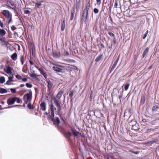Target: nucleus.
<instances>
[{"label": "nucleus", "mask_w": 159, "mask_h": 159, "mask_svg": "<svg viewBox=\"0 0 159 159\" xmlns=\"http://www.w3.org/2000/svg\"><path fill=\"white\" fill-rule=\"evenodd\" d=\"M60 128L61 129V131L63 134H65V133L66 132L65 131V129L64 128H62L61 127H60Z\"/></svg>", "instance_id": "38"}, {"label": "nucleus", "mask_w": 159, "mask_h": 159, "mask_svg": "<svg viewBox=\"0 0 159 159\" xmlns=\"http://www.w3.org/2000/svg\"><path fill=\"white\" fill-rule=\"evenodd\" d=\"M116 65H114L113 64L111 68V69L110 70V73H111V72L113 71V70H114V68L116 67Z\"/></svg>", "instance_id": "33"}, {"label": "nucleus", "mask_w": 159, "mask_h": 159, "mask_svg": "<svg viewBox=\"0 0 159 159\" xmlns=\"http://www.w3.org/2000/svg\"><path fill=\"white\" fill-rule=\"evenodd\" d=\"M93 12L95 14H97L99 12V10L97 8H94L93 9Z\"/></svg>", "instance_id": "45"}, {"label": "nucleus", "mask_w": 159, "mask_h": 159, "mask_svg": "<svg viewBox=\"0 0 159 159\" xmlns=\"http://www.w3.org/2000/svg\"><path fill=\"white\" fill-rule=\"evenodd\" d=\"M7 92L6 89H5L0 88V93H6Z\"/></svg>", "instance_id": "28"}, {"label": "nucleus", "mask_w": 159, "mask_h": 159, "mask_svg": "<svg viewBox=\"0 0 159 159\" xmlns=\"http://www.w3.org/2000/svg\"><path fill=\"white\" fill-rule=\"evenodd\" d=\"M30 76L32 78H37V76L35 74H31L30 75Z\"/></svg>", "instance_id": "42"}, {"label": "nucleus", "mask_w": 159, "mask_h": 159, "mask_svg": "<svg viewBox=\"0 0 159 159\" xmlns=\"http://www.w3.org/2000/svg\"><path fill=\"white\" fill-rule=\"evenodd\" d=\"M66 70L69 71H72V68L71 66H69L67 67Z\"/></svg>", "instance_id": "40"}, {"label": "nucleus", "mask_w": 159, "mask_h": 159, "mask_svg": "<svg viewBox=\"0 0 159 159\" xmlns=\"http://www.w3.org/2000/svg\"><path fill=\"white\" fill-rule=\"evenodd\" d=\"M74 94V91L72 90H71L70 92V93L69 94V97L70 98L71 100H72L73 98L72 97L73 95Z\"/></svg>", "instance_id": "29"}, {"label": "nucleus", "mask_w": 159, "mask_h": 159, "mask_svg": "<svg viewBox=\"0 0 159 159\" xmlns=\"http://www.w3.org/2000/svg\"><path fill=\"white\" fill-rule=\"evenodd\" d=\"M52 56L54 58L59 57H60L61 54L60 52H53L52 54Z\"/></svg>", "instance_id": "14"}, {"label": "nucleus", "mask_w": 159, "mask_h": 159, "mask_svg": "<svg viewBox=\"0 0 159 159\" xmlns=\"http://www.w3.org/2000/svg\"><path fill=\"white\" fill-rule=\"evenodd\" d=\"M53 100L56 106L57 107L58 111H60L62 107L61 102L56 98H53Z\"/></svg>", "instance_id": "5"}, {"label": "nucleus", "mask_w": 159, "mask_h": 159, "mask_svg": "<svg viewBox=\"0 0 159 159\" xmlns=\"http://www.w3.org/2000/svg\"><path fill=\"white\" fill-rule=\"evenodd\" d=\"M11 30L13 31L16 29V28L14 26V25H12L11 27Z\"/></svg>", "instance_id": "57"}, {"label": "nucleus", "mask_w": 159, "mask_h": 159, "mask_svg": "<svg viewBox=\"0 0 159 159\" xmlns=\"http://www.w3.org/2000/svg\"><path fill=\"white\" fill-rule=\"evenodd\" d=\"M51 115L50 116V115H48V118H51V120L52 119H53L54 116V111L51 112Z\"/></svg>", "instance_id": "32"}, {"label": "nucleus", "mask_w": 159, "mask_h": 159, "mask_svg": "<svg viewBox=\"0 0 159 159\" xmlns=\"http://www.w3.org/2000/svg\"><path fill=\"white\" fill-rule=\"evenodd\" d=\"M156 109H157V108H156V106H154L152 107V110L153 111H155V110H156Z\"/></svg>", "instance_id": "63"}, {"label": "nucleus", "mask_w": 159, "mask_h": 159, "mask_svg": "<svg viewBox=\"0 0 159 159\" xmlns=\"http://www.w3.org/2000/svg\"><path fill=\"white\" fill-rule=\"evenodd\" d=\"M6 67L7 68V70H6L5 69H4V71L8 74H11L12 73L11 71L13 70V68L9 66L6 65Z\"/></svg>", "instance_id": "7"}, {"label": "nucleus", "mask_w": 159, "mask_h": 159, "mask_svg": "<svg viewBox=\"0 0 159 159\" xmlns=\"http://www.w3.org/2000/svg\"><path fill=\"white\" fill-rule=\"evenodd\" d=\"M0 26L1 28H3L4 25L1 20L0 19Z\"/></svg>", "instance_id": "51"}, {"label": "nucleus", "mask_w": 159, "mask_h": 159, "mask_svg": "<svg viewBox=\"0 0 159 159\" xmlns=\"http://www.w3.org/2000/svg\"><path fill=\"white\" fill-rule=\"evenodd\" d=\"M156 141L155 140H152V141H151L150 142L151 143H156Z\"/></svg>", "instance_id": "64"}, {"label": "nucleus", "mask_w": 159, "mask_h": 159, "mask_svg": "<svg viewBox=\"0 0 159 159\" xmlns=\"http://www.w3.org/2000/svg\"><path fill=\"white\" fill-rule=\"evenodd\" d=\"M108 33V34L111 37H113L114 38H115V36L113 33H112L111 32H109Z\"/></svg>", "instance_id": "36"}, {"label": "nucleus", "mask_w": 159, "mask_h": 159, "mask_svg": "<svg viewBox=\"0 0 159 159\" xmlns=\"http://www.w3.org/2000/svg\"><path fill=\"white\" fill-rule=\"evenodd\" d=\"M102 56V54H100L96 58L95 61L97 62L99 61L101 59Z\"/></svg>", "instance_id": "24"}, {"label": "nucleus", "mask_w": 159, "mask_h": 159, "mask_svg": "<svg viewBox=\"0 0 159 159\" xmlns=\"http://www.w3.org/2000/svg\"><path fill=\"white\" fill-rule=\"evenodd\" d=\"M64 135L68 140H70V137L72 135V134L70 131H69L65 133Z\"/></svg>", "instance_id": "9"}, {"label": "nucleus", "mask_w": 159, "mask_h": 159, "mask_svg": "<svg viewBox=\"0 0 159 159\" xmlns=\"http://www.w3.org/2000/svg\"><path fill=\"white\" fill-rule=\"evenodd\" d=\"M40 73L44 77L46 80H47V79H48L47 78V75L45 72H44L43 71V70H42L40 72Z\"/></svg>", "instance_id": "25"}, {"label": "nucleus", "mask_w": 159, "mask_h": 159, "mask_svg": "<svg viewBox=\"0 0 159 159\" xmlns=\"http://www.w3.org/2000/svg\"><path fill=\"white\" fill-rule=\"evenodd\" d=\"M42 5V4L40 2H38L36 3V4L35 5V6L37 8H39V6H41Z\"/></svg>", "instance_id": "39"}, {"label": "nucleus", "mask_w": 159, "mask_h": 159, "mask_svg": "<svg viewBox=\"0 0 159 159\" xmlns=\"http://www.w3.org/2000/svg\"><path fill=\"white\" fill-rule=\"evenodd\" d=\"M6 6L13 9H15L16 7L14 2L10 0H8L6 2Z\"/></svg>", "instance_id": "6"}, {"label": "nucleus", "mask_w": 159, "mask_h": 159, "mask_svg": "<svg viewBox=\"0 0 159 159\" xmlns=\"http://www.w3.org/2000/svg\"><path fill=\"white\" fill-rule=\"evenodd\" d=\"M64 61L69 63H75V61L74 60L71 59L70 58L64 59Z\"/></svg>", "instance_id": "23"}, {"label": "nucleus", "mask_w": 159, "mask_h": 159, "mask_svg": "<svg viewBox=\"0 0 159 159\" xmlns=\"http://www.w3.org/2000/svg\"><path fill=\"white\" fill-rule=\"evenodd\" d=\"M40 107L41 110L45 111L46 108V103L44 101L42 102L40 104Z\"/></svg>", "instance_id": "8"}, {"label": "nucleus", "mask_w": 159, "mask_h": 159, "mask_svg": "<svg viewBox=\"0 0 159 159\" xmlns=\"http://www.w3.org/2000/svg\"><path fill=\"white\" fill-rule=\"evenodd\" d=\"M149 50V48L147 47L146 48L145 50L143 51V54H142L143 58H144L146 55V54L148 53Z\"/></svg>", "instance_id": "20"}, {"label": "nucleus", "mask_w": 159, "mask_h": 159, "mask_svg": "<svg viewBox=\"0 0 159 159\" xmlns=\"http://www.w3.org/2000/svg\"><path fill=\"white\" fill-rule=\"evenodd\" d=\"M88 15L86 13V15H81V21L83 22H86V20L88 18Z\"/></svg>", "instance_id": "15"}, {"label": "nucleus", "mask_w": 159, "mask_h": 159, "mask_svg": "<svg viewBox=\"0 0 159 159\" xmlns=\"http://www.w3.org/2000/svg\"><path fill=\"white\" fill-rule=\"evenodd\" d=\"M29 93L25 94L23 97V100L25 104L31 102L32 99V92L31 89H29Z\"/></svg>", "instance_id": "1"}, {"label": "nucleus", "mask_w": 159, "mask_h": 159, "mask_svg": "<svg viewBox=\"0 0 159 159\" xmlns=\"http://www.w3.org/2000/svg\"><path fill=\"white\" fill-rule=\"evenodd\" d=\"M63 90H60L56 96L57 98L58 99H60L61 98V96L63 93Z\"/></svg>", "instance_id": "18"}, {"label": "nucleus", "mask_w": 159, "mask_h": 159, "mask_svg": "<svg viewBox=\"0 0 159 159\" xmlns=\"http://www.w3.org/2000/svg\"><path fill=\"white\" fill-rule=\"evenodd\" d=\"M5 79L4 77H0V83H3L5 82Z\"/></svg>", "instance_id": "31"}, {"label": "nucleus", "mask_w": 159, "mask_h": 159, "mask_svg": "<svg viewBox=\"0 0 159 159\" xmlns=\"http://www.w3.org/2000/svg\"><path fill=\"white\" fill-rule=\"evenodd\" d=\"M1 13L6 18L8 24L10 23L12 20V16L11 13L8 10H3Z\"/></svg>", "instance_id": "2"}, {"label": "nucleus", "mask_w": 159, "mask_h": 159, "mask_svg": "<svg viewBox=\"0 0 159 159\" xmlns=\"http://www.w3.org/2000/svg\"><path fill=\"white\" fill-rule=\"evenodd\" d=\"M90 5L91 4L90 2V0H89V1H88V2L86 3L85 7H90Z\"/></svg>", "instance_id": "37"}, {"label": "nucleus", "mask_w": 159, "mask_h": 159, "mask_svg": "<svg viewBox=\"0 0 159 159\" xmlns=\"http://www.w3.org/2000/svg\"><path fill=\"white\" fill-rule=\"evenodd\" d=\"M21 101V100L20 98L14 97L8 98L7 100V102L8 105H11L13 104L16 101L17 103H20Z\"/></svg>", "instance_id": "3"}, {"label": "nucleus", "mask_w": 159, "mask_h": 159, "mask_svg": "<svg viewBox=\"0 0 159 159\" xmlns=\"http://www.w3.org/2000/svg\"><path fill=\"white\" fill-rule=\"evenodd\" d=\"M118 6L117 2L116 0H115V2L114 4V7L115 8H117Z\"/></svg>", "instance_id": "59"}, {"label": "nucleus", "mask_w": 159, "mask_h": 159, "mask_svg": "<svg viewBox=\"0 0 159 159\" xmlns=\"http://www.w3.org/2000/svg\"><path fill=\"white\" fill-rule=\"evenodd\" d=\"M29 61L30 65H34V63L31 60H29Z\"/></svg>", "instance_id": "61"}, {"label": "nucleus", "mask_w": 159, "mask_h": 159, "mask_svg": "<svg viewBox=\"0 0 159 159\" xmlns=\"http://www.w3.org/2000/svg\"><path fill=\"white\" fill-rule=\"evenodd\" d=\"M75 9L74 7H73L72 8L71 10V16L70 20H72L74 18V16L75 15Z\"/></svg>", "instance_id": "13"}, {"label": "nucleus", "mask_w": 159, "mask_h": 159, "mask_svg": "<svg viewBox=\"0 0 159 159\" xmlns=\"http://www.w3.org/2000/svg\"><path fill=\"white\" fill-rule=\"evenodd\" d=\"M6 34V31L3 29H0V36L3 37Z\"/></svg>", "instance_id": "21"}, {"label": "nucleus", "mask_w": 159, "mask_h": 159, "mask_svg": "<svg viewBox=\"0 0 159 159\" xmlns=\"http://www.w3.org/2000/svg\"><path fill=\"white\" fill-rule=\"evenodd\" d=\"M25 85L28 88H31L32 87V84L29 83H26L25 84Z\"/></svg>", "instance_id": "35"}, {"label": "nucleus", "mask_w": 159, "mask_h": 159, "mask_svg": "<svg viewBox=\"0 0 159 159\" xmlns=\"http://www.w3.org/2000/svg\"><path fill=\"white\" fill-rule=\"evenodd\" d=\"M129 151H130V152L132 153H134L135 154H139V152L138 151H133L131 150H130Z\"/></svg>", "instance_id": "43"}, {"label": "nucleus", "mask_w": 159, "mask_h": 159, "mask_svg": "<svg viewBox=\"0 0 159 159\" xmlns=\"http://www.w3.org/2000/svg\"><path fill=\"white\" fill-rule=\"evenodd\" d=\"M71 128V130L73 134L74 135V136L77 137L78 136L77 135V131H76V130L75 129L71 127H70Z\"/></svg>", "instance_id": "17"}, {"label": "nucleus", "mask_w": 159, "mask_h": 159, "mask_svg": "<svg viewBox=\"0 0 159 159\" xmlns=\"http://www.w3.org/2000/svg\"><path fill=\"white\" fill-rule=\"evenodd\" d=\"M21 80H22V81L23 82H26L28 80V79L26 78H22Z\"/></svg>", "instance_id": "56"}, {"label": "nucleus", "mask_w": 159, "mask_h": 159, "mask_svg": "<svg viewBox=\"0 0 159 159\" xmlns=\"http://www.w3.org/2000/svg\"><path fill=\"white\" fill-rule=\"evenodd\" d=\"M129 83L125 85L124 87V89L125 91L127 90L129 86Z\"/></svg>", "instance_id": "34"}, {"label": "nucleus", "mask_w": 159, "mask_h": 159, "mask_svg": "<svg viewBox=\"0 0 159 159\" xmlns=\"http://www.w3.org/2000/svg\"><path fill=\"white\" fill-rule=\"evenodd\" d=\"M12 93H15L16 92V89L12 88L10 89Z\"/></svg>", "instance_id": "47"}, {"label": "nucleus", "mask_w": 159, "mask_h": 159, "mask_svg": "<svg viewBox=\"0 0 159 159\" xmlns=\"http://www.w3.org/2000/svg\"><path fill=\"white\" fill-rule=\"evenodd\" d=\"M35 67L40 72L43 69L41 67L40 68H39L36 65H35Z\"/></svg>", "instance_id": "49"}, {"label": "nucleus", "mask_w": 159, "mask_h": 159, "mask_svg": "<svg viewBox=\"0 0 159 159\" xmlns=\"http://www.w3.org/2000/svg\"><path fill=\"white\" fill-rule=\"evenodd\" d=\"M11 58L13 61H16L17 59V55L16 53L15 52L13 54L11 57Z\"/></svg>", "instance_id": "19"}, {"label": "nucleus", "mask_w": 159, "mask_h": 159, "mask_svg": "<svg viewBox=\"0 0 159 159\" xmlns=\"http://www.w3.org/2000/svg\"><path fill=\"white\" fill-rule=\"evenodd\" d=\"M29 103L28 104L27 107L28 108L30 109H33L34 107L32 105L31 102H28Z\"/></svg>", "instance_id": "27"}, {"label": "nucleus", "mask_w": 159, "mask_h": 159, "mask_svg": "<svg viewBox=\"0 0 159 159\" xmlns=\"http://www.w3.org/2000/svg\"><path fill=\"white\" fill-rule=\"evenodd\" d=\"M11 81L9 80L7 81L6 83V84L8 85H11Z\"/></svg>", "instance_id": "60"}, {"label": "nucleus", "mask_w": 159, "mask_h": 159, "mask_svg": "<svg viewBox=\"0 0 159 159\" xmlns=\"http://www.w3.org/2000/svg\"><path fill=\"white\" fill-rule=\"evenodd\" d=\"M52 120L53 122V124L54 125H58L60 123L59 118L58 117H56L55 119H52Z\"/></svg>", "instance_id": "10"}, {"label": "nucleus", "mask_w": 159, "mask_h": 159, "mask_svg": "<svg viewBox=\"0 0 159 159\" xmlns=\"http://www.w3.org/2000/svg\"><path fill=\"white\" fill-rule=\"evenodd\" d=\"M107 159H114V157L112 153L109 154L107 155Z\"/></svg>", "instance_id": "26"}, {"label": "nucleus", "mask_w": 159, "mask_h": 159, "mask_svg": "<svg viewBox=\"0 0 159 159\" xmlns=\"http://www.w3.org/2000/svg\"><path fill=\"white\" fill-rule=\"evenodd\" d=\"M25 86V85L24 84H21L19 87H17L16 88L17 89L19 88V87H23Z\"/></svg>", "instance_id": "62"}, {"label": "nucleus", "mask_w": 159, "mask_h": 159, "mask_svg": "<svg viewBox=\"0 0 159 159\" xmlns=\"http://www.w3.org/2000/svg\"><path fill=\"white\" fill-rule=\"evenodd\" d=\"M146 96L145 94L142 95L141 97L140 104L141 105H143L144 104Z\"/></svg>", "instance_id": "16"}, {"label": "nucleus", "mask_w": 159, "mask_h": 159, "mask_svg": "<svg viewBox=\"0 0 159 159\" xmlns=\"http://www.w3.org/2000/svg\"><path fill=\"white\" fill-rule=\"evenodd\" d=\"M148 30H147L146 31V33L144 34L143 37V39H144L146 38V36H147V35H148Z\"/></svg>", "instance_id": "46"}, {"label": "nucleus", "mask_w": 159, "mask_h": 159, "mask_svg": "<svg viewBox=\"0 0 159 159\" xmlns=\"http://www.w3.org/2000/svg\"><path fill=\"white\" fill-rule=\"evenodd\" d=\"M47 83H48V88L49 90H50L52 89L53 85L52 83L50 81L49 79H47Z\"/></svg>", "instance_id": "12"}, {"label": "nucleus", "mask_w": 159, "mask_h": 159, "mask_svg": "<svg viewBox=\"0 0 159 159\" xmlns=\"http://www.w3.org/2000/svg\"><path fill=\"white\" fill-rule=\"evenodd\" d=\"M97 1V4L99 6L101 3V0H96Z\"/></svg>", "instance_id": "53"}, {"label": "nucleus", "mask_w": 159, "mask_h": 159, "mask_svg": "<svg viewBox=\"0 0 159 159\" xmlns=\"http://www.w3.org/2000/svg\"><path fill=\"white\" fill-rule=\"evenodd\" d=\"M72 70H78V68H77V67L75 66H74V65H72Z\"/></svg>", "instance_id": "52"}, {"label": "nucleus", "mask_w": 159, "mask_h": 159, "mask_svg": "<svg viewBox=\"0 0 159 159\" xmlns=\"http://www.w3.org/2000/svg\"><path fill=\"white\" fill-rule=\"evenodd\" d=\"M16 78L19 80H20L22 79V77L19 75H16Z\"/></svg>", "instance_id": "41"}, {"label": "nucleus", "mask_w": 159, "mask_h": 159, "mask_svg": "<svg viewBox=\"0 0 159 159\" xmlns=\"http://www.w3.org/2000/svg\"><path fill=\"white\" fill-rule=\"evenodd\" d=\"M30 12L28 10H25L24 11V13L25 14H28L30 13Z\"/></svg>", "instance_id": "55"}, {"label": "nucleus", "mask_w": 159, "mask_h": 159, "mask_svg": "<svg viewBox=\"0 0 159 159\" xmlns=\"http://www.w3.org/2000/svg\"><path fill=\"white\" fill-rule=\"evenodd\" d=\"M99 45L101 47V48H105V46L104 44L101 43V42H100L99 43Z\"/></svg>", "instance_id": "58"}, {"label": "nucleus", "mask_w": 159, "mask_h": 159, "mask_svg": "<svg viewBox=\"0 0 159 159\" xmlns=\"http://www.w3.org/2000/svg\"><path fill=\"white\" fill-rule=\"evenodd\" d=\"M89 9V7H85V9L86 12V13L87 14H88V12Z\"/></svg>", "instance_id": "48"}, {"label": "nucleus", "mask_w": 159, "mask_h": 159, "mask_svg": "<svg viewBox=\"0 0 159 159\" xmlns=\"http://www.w3.org/2000/svg\"><path fill=\"white\" fill-rule=\"evenodd\" d=\"M52 69L57 72H64L65 71L64 67L60 65H55L52 67Z\"/></svg>", "instance_id": "4"}, {"label": "nucleus", "mask_w": 159, "mask_h": 159, "mask_svg": "<svg viewBox=\"0 0 159 159\" xmlns=\"http://www.w3.org/2000/svg\"><path fill=\"white\" fill-rule=\"evenodd\" d=\"M20 59L21 64L23 65L24 63V55H20Z\"/></svg>", "instance_id": "22"}, {"label": "nucleus", "mask_w": 159, "mask_h": 159, "mask_svg": "<svg viewBox=\"0 0 159 159\" xmlns=\"http://www.w3.org/2000/svg\"><path fill=\"white\" fill-rule=\"evenodd\" d=\"M13 75H12L11 76H10V77L9 78V80L11 81H13Z\"/></svg>", "instance_id": "54"}, {"label": "nucleus", "mask_w": 159, "mask_h": 159, "mask_svg": "<svg viewBox=\"0 0 159 159\" xmlns=\"http://www.w3.org/2000/svg\"><path fill=\"white\" fill-rule=\"evenodd\" d=\"M65 20L64 19L63 20H61V30L63 31L65 27Z\"/></svg>", "instance_id": "11"}, {"label": "nucleus", "mask_w": 159, "mask_h": 159, "mask_svg": "<svg viewBox=\"0 0 159 159\" xmlns=\"http://www.w3.org/2000/svg\"><path fill=\"white\" fill-rule=\"evenodd\" d=\"M54 109L55 110H56V108H54V106L52 103L50 105V109L51 110V112L54 111Z\"/></svg>", "instance_id": "30"}, {"label": "nucleus", "mask_w": 159, "mask_h": 159, "mask_svg": "<svg viewBox=\"0 0 159 159\" xmlns=\"http://www.w3.org/2000/svg\"><path fill=\"white\" fill-rule=\"evenodd\" d=\"M79 134L82 137L84 138H85L84 134V133H81L77 132V134Z\"/></svg>", "instance_id": "44"}, {"label": "nucleus", "mask_w": 159, "mask_h": 159, "mask_svg": "<svg viewBox=\"0 0 159 159\" xmlns=\"http://www.w3.org/2000/svg\"><path fill=\"white\" fill-rule=\"evenodd\" d=\"M85 9H82V11L81 12V15H85Z\"/></svg>", "instance_id": "50"}]
</instances>
